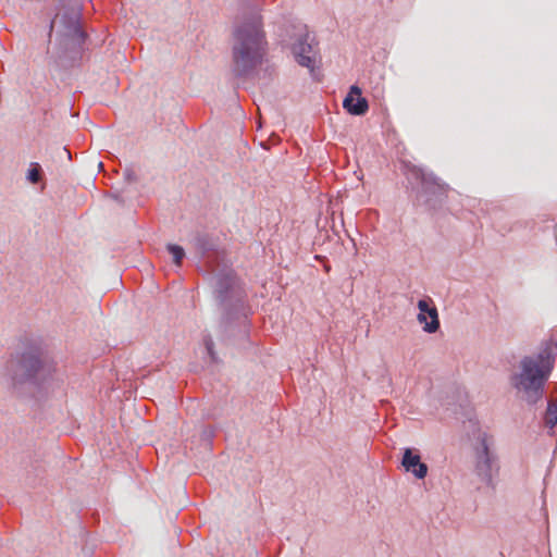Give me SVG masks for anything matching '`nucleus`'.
Returning <instances> with one entry per match:
<instances>
[{
	"mask_svg": "<svg viewBox=\"0 0 557 557\" xmlns=\"http://www.w3.org/2000/svg\"><path fill=\"white\" fill-rule=\"evenodd\" d=\"M211 296L216 308L218 334L223 342L247 341L250 331V306L245 282L232 268H223L210 280Z\"/></svg>",
	"mask_w": 557,
	"mask_h": 557,
	"instance_id": "f257e3e1",
	"label": "nucleus"
},
{
	"mask_svg": "<svg viewBox=\"0 0 557 557\" xmlns=\"http://www.w3.org/2000/svg\"><path fill=\"white\" fill-rule=\"evenodd\" d=\"M55 370L54 361L42 345L28 342L10 356L4 376L15 397L32 399L46 388Z\"/></svg>",
	"mask_w": 557,
	"mask_h": 557,
	"instance_id": "f03ea898",
	"label": "nucleus"
},
{
	"mask_svg": "<svg viewBox=\"0 0 557 557\" xmlns=\"http://www.w3.org/2000/svg\"><path fill=\"white\" fill-rule=\"evenodd\" d=\"M262 16L255 12L233 29L232 72L235 77L250 76L262 64L265 54Z\"/></svg>",
	"mask_w": 557,
	"mask_h": 557,
	"instance_id": "7ed1b4c3",
	"label": "nucleus"
},
{
	"mask_svg": "<svg viewBox=\"0 0 557 557\" xmlns=\"http://www.w3.org/2000/svg\"><path fill=\"white\" fill-rule=\"evenodd\" d=\"M519 368V372L510 375V385L523 394V399L529 405H536L543 397L544 385L549 376L540 370L531 356L523 357Z\"/></svg>",
	"mask_w": 557,
	"mask_h": 557,
	"instance_id": "20e7f679",
	"label": "nucleus"
},
{
	"mask_svg": "<svg viewBox=\"0 0 557 557\" xmlns=\"http://www.w3.org/2000/svg\"><path fill=\"white\" fill-rule=\"evenodd\" d=\"M88 35L82 26V9L78 4L65 7L59 18L57 44L63 52L79 54Z\"/></svg>",
	"mask_w": 557,
	"mask_h": 557,
	"instance_id": "39448f33",
	"label": "nucleus"
},
{
	"mask_svg": "<svg viewBox=\"0 0 557 557\" xmlns=\"http://www.w3.org/2000/svg\"><path fill=\"white\" fill-rule=\"evenodd\" d=\"M409 173L412 178L420 183L418 198L422 199L429 209L440 208L450 190L448 184L442 181L434 172L425 168L411 165Z\"/></svg>",
	"mask_w": 557,
	"mask_h": 557,
	"instance_id": "423d86ee",
	"label": "nucleus"
},
{
	"mask_svg": "<svg viewBox=\"0 0 557 557\" xmlns=\"http://www.w3.org/2000/svg\"><path fill=\"white\" fill-rule=\"evenodd\" d=\"M288 39H283L296 60V62L310 72L317 66V51L313 49V38L310 37L307 25L301 22L290 24L286 29Z\"/></svg>",
	"mask_w": 557,
	"mask_h": 557,
	"instance_id": "0eeeda50",
	"label": "nucleus"
},
{
	"mask_svg": "<svg viewBox=\"0 0 557 557\" xmlns=\"http://www.w3.org/2000/svg\"><path fill=\"white\" fill-rule=\"evenodd\" d=\"M474 473L486 486L495 488V478L499 472V461L496 453L491 449L486 433H480L473 447Z\"/></svg>",
	"mask_w": 557,
	"mask_h": 557,
	"instance_id": "6e6552de",
	"label": "nucleus"
},
{
	"mask_svg": "<svg viewBox=\"0 0 557 557\" xmlns=\"http://www.w3.org/2000/svg\"><path fill=\"white\" fill-rule=\"evenodd\" d=\"M191 244L198 258L206 260L209 267H212L214 261L211 260V255L218 252L219 248L216 238L208 233L197 232L191 239Z\"/></svg>",
	"mask_w": 557,
	"mask_h": 557,
	"instance_id": "1a4fd4ad",
	"label": "nucleus"
},
{
	"mask_svg": "<svg viewBox=\"0 0 557 557\" xmlns=\"http://www.w3.org/2000/svg\"><path fill=\"white\" fill-rule=\"evenodd\" d=\"M400 463L406 472L411 473L418 480L424 479L428 474L429 467L422 462L421 455L416 448H404Z\"/></svg>",
	"mask_w": 557,
	"mask_h": 557,
	"instance_id": "9d476101",
	"label": "nucleus"
},
{
	"mask_svg": "<svg viewBox=\"0 0 557 557\" xmlns=\"http://www.w3.org/2000/svg\"><path fill=\"white\" fill-rule=\"evenodd\" d=\"M417 307L419 309L417 320L422 324V330L429 334L435 333L440 329V319L436 307L430 306L429 300L426 299L418 300Z\"/></svg>",
	"mask_w": 557,
	"mask_h": 557,
	"instance_id": "9b49d317",
	"label": "nucleus"
},
{
	"mask_svg": "<svg viewBox=\"0 0 557 557\" xmlns=\"http://www.w3.org/2000/svg\"><path fill=\"white\" fill-rule=\"evenodd\" d=\"M361 88L358 85H351L343 100V108L351 115L362 116L369 110V102L361 96Z\"/></svg>",
	"mask_w": 557,
	"mask_h": 557,
	"instance_id": "f8f14e48",
	"label": "nucleus"
},
{
	"mask_svg": "<svg viewBox=\"0 0 557 557\" xmlns=\"http://www.w3.org/2000/svg\"><path fill=\"white\" fill-rule=\"evenodd\" d=\"M556 356L557 342L550 338L542 345L540 351L533 359L540 370L549 376L555 366Z\"/></svg>",
	"mask_w": 557,
	"mask_h": 557,
	"instance_id": "ddd939ff",
	"label": "nucleus"
},
{
	"mask_svg": "<svg viewBox=\"0 0 557 557\" xmlns=\"http://www.w3.org/2000/svg\"><path fill=\"white\" fill-rule=\"evenodd\" d=\"M166 250L172 256L174 264L181 267L186 256L185 249L177 244H168Z\"/></svg>",
	"mask_w": 557,
	"mask_h": 557,
	"instance_id": "4468645a",
	"label": "nucleus"
},
{
	"mask_svg": "<svg viewBox=\"0 0 557 557\" xmlns=\"http://www.w3.org/2000/svg\"><path fill=\"white\" fill-rule=\"evenodd\" d=\"M544 423L549 429H553L557 424V403L548 401Z\"/></svg>",
	"mask_w": 557,
	"mask_h": 557,
	"instance_id": "2eb2a0df",
	"label": "nucleus"
},
{
	"mask_svg": "<svg viewBox=\"0 0 557 557\" xmlns=\"http://www.w3.org/2000/svg\"><path fill=\"white\" fill-rule=\"evenodd\" d=\"M41 173V166L37 162L30 163L27 170L26 178L33 184L38 183Z\"/></svg>",
	"mask_w": 557,
	"mask_h": 557,
	"instance_id": "dca6fc26",
	"label": "nucleus"
},
{
	"mask_svg": "<svg viewBox=\"0 0 557 557\" xmlns=\"http://www.w3.org/2000/svg\"><path fill=\"white\" fill-rule=\"evenodd\" d=\"M205 347L207 350L208 356L213 362L218 361L216 352L214 351V343L211 336L205 337Z\"/></svg>",
	"mask_w": 557,
	"mask_h": 557,
	"instance_id": "f3484780",
	"label": "nucleus"
},
{
	"mask_svg": "<svg viewBox=\"0 0 557 557\" xmlns=\"http://www.w3.org/2000/svg\"><path fill=\"white\" fill-rule=\"evenodd\" d=\"M57 18H58V15H55V17L50 22V25H49V38H51L52 30H53V27H54Z\"/></svg>",
	"mask_w": 557,
	"mask_h": 557,
	"instance_id": "a211bd4d",
	"label": "nucleus"
},
{
	"mask_svg": "<svg viewBox=\"0 0 557 557\" xmlns=\"http://www.w3.org/2000/svg\"><path fill=\"white\" fill-rule=\"evenodd\" d=\"M109 197H111L112 199H114L115 201H119V202H122V201H123V200L121 199L120 194H116V193H111V194H109Z\"/></svg>",
	"mask_w": 557,
	"mask_h": 557,
	"instance_id": "6ab92c4d",
	"label": "nucleus"
},
{
	"mask_svg": "<svg viewBox=\"0 0 557 557\" xmlns=\"http://www.w3.org/2000/svg\"><path fill=\"white\" fill-rule=\"evenodd\" d=\"M63 150H65L69 153V158H71V153L67 151L66 147H63Z\"/></svg>",
	"mask_w": 557,
	"mask_h": 557,
	"instance_id": "aec40b11",
	"label": "nucleus"
}]
</instances>
